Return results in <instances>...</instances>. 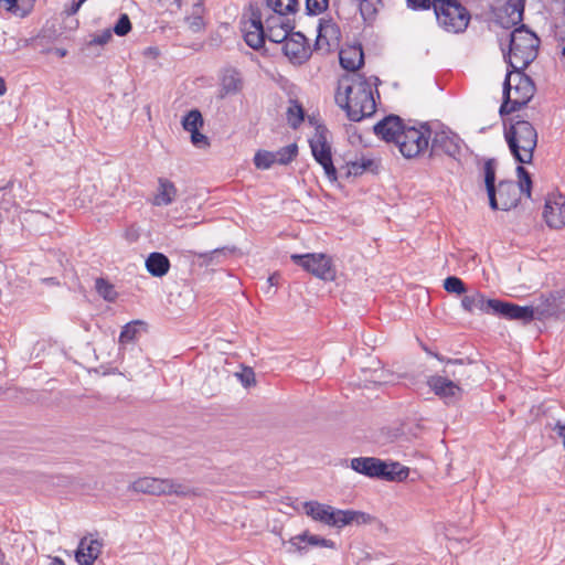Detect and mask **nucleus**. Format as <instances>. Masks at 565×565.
Listing matches in <instances>:
<instances>
[{"label": "nucleus", "mask_w": 565, "mask_h": 565, "mask_svg": "<svg viewBox=\"0 0 565 565\" xmlns=\"http://www.w3.org/2000/svg\"><path fill=\"white\" fill-rule=\"evenodd\" d=\"M381 83L377 76L365 77L363 74L353 73L342 76L338 82L335 103L345 110L352 121H360L372 116L376 110L373 86L379 95L377 85Z\"/></svg>", "instance_id": "1"}, {"label": "nucleus", "mask_w": 565, "mask_h": 565, "mask_svg": "<svg viewBox=\"0 0 565 565\" xmlns=\"http://www.w3.org/2000/svg\"><path fill=\"white\" fill-rule=\"evenodd\" d=\"M535 85L523 70L508 68L503 83V102L499 113L503 117L525 106L534 96Z\"/></svg>", "instance_id": "2"}, {"label": "nucleus", "mask_w": 565, "mask_h": 565, "mask_svg": "<svg viewBox=\"0 0 565 565\" xmlns=\"http://www.w3.org/2000/svg\"><path fill=\"white\" fill-rule=\"evenodd\" d=\"M504 138L513 158L519 163H531L537 145V131L534 126L520 116L511 119L504 128Z\"/></svg>", "instance_id": "3"}, {"label": "nucleus", "mask_w": 565, "mask_h": 565, "mask_svg": "<svg viewBox=\"0 0 565 565\" xmlns=\"http://www.w3.org/2000/svg\"><path fill=\"white\" fill-rule=\"evenodd\" d=\"M540 39L524 24L510 33L509 52L504 55L508 68L525 70L537 56Z\"/></svg>", "instance_id": "4"}, {"label": "nucleus", "mask_w": 565, "mask_h": 565, "mask_svg": "<svg viewBox=\"0 0 565 565\" xmlns=\"http://www.w3.org/2000/svg\"><path fill=\"white\" fill-rule=\"evenodd\" d=\"M303 509L312 520L338 529L352 524H366L372 519L370 514L361 511L339 510L318 501L305 502Z\"/></svg>", "instance_id": "5"}, {"label": "nucleus", "mask_w": 565, "mask_h": 565, "mask_svg": "<svg viewBox=\"0 0 565 565\" xmlns=\"http://www.w3.org/2000/svg\"><path fill=\"white\" fill-rule=\"evenodd\" d=\"M433 8L438 24L447 32L459 33L468 26L470 14L457 0H434Z\"/></svg>", "instance_id": "6"}, {"label": "nucleus", "mask_w": 565, "mask_h": 565, "mask_svg": "<svg viewBox=\"0 0 565 565\" xmlns=\"http://www.w3.org/2000/svg\"><path fill=\"white\" fill-rule=\"evenodd\" d=\"M431 130L427 124L416 127H405L398 137L397 147L403 157L415 158L428 149Z\"/></svg>", "instance_id": "7"}, {"label": "nucleus", "mask_w": 565, "mask_h": 565, "mask_svg": "<svg viewBox=\"0 0 565 565\" xmlns=\"http://www.w3.org/2000/svg\"><path fill=\"white\" fill-rule=\"evenodd\" d=\"M327 135L328 129L324 126H318L309 143L315 160L323 168L326 177L331 182H334L338 179V174L332 161L331 146L328 142Z\"/></svg>", "instance_id": "8"}, {"label": "nucleus", "mask_w": 565, "mask_h": 565, "mask_svg": "<svg viewBox=\"0 0 565 565\" xmlns=\"http://www.w3.org/2000/svg\"><path fill=\"white\" fill-rule=\"evenodd\" d=\"M291 259L307 271L323 280H333L335 269L331 258L324 254H294Z\"/></svg>", "instance_id": "9"}, {"label": "nucleus", "mask_w": 565, "mask_h": 565, "mask_svg": "<svg viewBox=\"0 0 565 565\" xmlns=\"http://www.w3.org/2000/svg\"><path fill=\"white\" fill-rule=\"evenodd\" d=\"M520 188L512 180H501L489 194V205L492 210L509 211L520 201Z\"/></svg>", "instance_id": "10"}, {"label": "nucleus", "mask_w": 565, "mask_h": 565, "mask_svg": "<svg viewBox=\"0 0 565 565\" xmlns=\"http://www.w3.org/2000/svg\"><path fill=\"white\" fill-rule=\"evenodd\" d=\"M431 139L430 157L446 154L459 160L462 151L463 140L450 129L436 131Z\"/></svg>", "instance_id": "11"}, {"label": "nucleus", "mask_w": 565, "mask_h": 565, "mask_svg": "<svg viewBox=\"0 0 565 565\" xmlns=\"http://www.w3.org/2000/svg\"><path fill=\"white\" fill-rule=\"evenodd\" d=\"M242 32L249 47L259 50L264 46L266 41L265 25L259 9L250 8V18L243 22Z\"/></svg>", "instance_id": "12"}, {"label": "nucleus", "mask_w": 565, "mask_h": 565, "mask_svg": "<svg viewBox=\"0 0 565 565\" xmlns=\"http://www.w3.org/2000/svg\"><path fill=\"white\" fill-rule=\"evenodd\" d=\"M543 217L551 228L565 226V196L561 193L548 194L545 200Z\"/></svg>", "instance_id": "13"}, {"label": "nucleus", "mask_w": 565, "mask_h": 565, "mask_svg": "<svg viewBox=\"0 0 565 565\" xmlns=\"http://www.w3.org/2000/svg\"><path fill=\"white\" fill-rule=\"evenodd\" d=\"M430 390L446 404H455L461 398L462 388L447 376L434 375L427 380Z\"/></svg>", "instance_id": "14"}, {"label": "nucleus", "mask_w": 565, "mask_h": 565, "mask_svg": "<svg viewBox=\"0 0 565 565\" xmlns=\"http://www.w3.org/2000/svg\"><path fill=\"white\" fill-rule=\"evenodd\" d=\"M282 51L290 61L296 63L306 62L311 54L307 39L301 32H292L282 44Z\"/></svg>", "instance_id": "15"}, {"label": "nucleus", "mask_w": 565, "mask_h": 565, "mask_svg": "<svg viewBox=\"0 0 565 565\" xmlns=\"http://www.w3.org/2000/svg\"><path fill=\"white\" fill-rule=\"evenodd\" d=\"M493 315L509 319L519 320L524 323L534 319V309L531 306H519L508 301L495 300Z\"/></svg>", "instance_id": "16"}, {"label": "nucleus", "mask_w": 565, "mask_h": 565, "mask_svg": "<svg viewBox=\"0 0 565 565\" xmlns=\"http://www.w3.org/2000/svg\"><path fill=\"white\" fill-rule=\"evenodd\" d=\"M318 35L315 42V50L322 51L323 53L331 52L332 47L337 45L339 39V28L331 20L321 19L318 25Z\"/></svg>", "instance_id": "17"}, {"label": "nucleus", "mask_w": 565, "mask_h": 565, "mask_svg": "<svg viewBox=\"0 0 565 565\" xmlns=\"http://www.w3.org/2000/svg\"><path fill=\"white\" fill-rule=\"evenodd\" d=\"M244 87V79L241 72L234 67H225L220 75L218 97L237 95Z\"/></svg>", "instance_id": "18"}, {"label": "nucleus", "mask_w": 565, "mask_h": 565, "mask_svg": "<svg viewBox=\"0 0 565 565\" xmlns=\"http://www.w3.org/2000/svg\"><path fill=\"white\" fill-rule=\"evenodd\" d=\"M405 126L402 119L395 115L386 116L374 126V132L376 136L387 142L393 141L396 145L398 142V137L402 135Z\"/></svg>", "instance_id": "19"}, {"label": "nucleus", "mask_w": 565, "mask_h": 565, "mask_svg": "<svg viewBox=\"0 0 565 565\" xmlns=\"http://www.w3.org/2000/svg\"><path fill=\"white\" fill-rule=\"evenodd\" d=\"M288 543L292 547L290 550L291 552H298L299 554H303L308 551L309 546L313 547H328V548H334L335 543L331 540L321 537L319 535L310 534L308 531L292 536Z\"/></svg>", "instance_id": "20"}, {"label": "nucleus", "mask_w": 565, "mask_h": 565, "mask_svg": "<svg viewBox=\"0 0 565 565\" xmlns=\"http://www.w3.org/2000/svg\"><path fill=\"white\" fill-rule=\"evenodd\" d=\"M473 367L472 363H465L463 360H448L444 369V376L455 381L460 386L468 383Z\"/></svg>", "instance_id": "21"}, {"label": "nucleus", "mask_w": 565, "mask_h": 565, "mask_svg": "<svg viewBox=\"0 0 565 565\" xmlns=\"http://www.w3.org/2000/svg\"><path fill=\"white\" fill-rule=\"evenodd\" d=\"M495 300L497 299H486L482 294L475 291L470 295H466L461 299V306L466 311L470 313L477 310L483 313H493Z\"/></svg>", "instance_id": "22"}, {"label": "nucleus", "mask_w": 565, "mask_h": 565, "mask_svg": "<svg viewBox=\"0 0 565 565\" xmlns=\"http://www.w3.org/2000/svg\"><path fill=\"white\" fill-rule=\"evenodd\" d=\"M382 461L383 460L375 457H358L351 459L350 467L358 473L369 478L380 479Z\"/></svg>", "instance_id": "23"}, {"label": "nucleus", "mask_w": 565, "mask_h": 565, "mask_svg": "<svg viewBox=\"0 0 565 565\" xmlns=\"http://www.w3.org/2000/svg\"><path fill=\"white\" fill-rule=\"evenodd\" d=\"M102 543L97 540L82 539L75 557L81 565H92L100 554Z\"/></svg>", "instance_id": "24"}, {"label": "nucleus", "mask_w": 565, "mask_h": 565, "mask_svg": "<svg viewBox=\"0 0 565 565\" xmlns=\"http://www.w3.org/2000/svg\"><path fill=\"white\" fill-rule=\"evenodd\" d=\"M164 479L142 477L130 483L129 489L135 492H141L151 495L164 494Z\"/></svg>", "instance_id": "25"}, {"label": "nucleus", "mask_w": 565, "mask_h": 565, "mask_svg": "<svg viewBox=\"0 0 565 565\" xmlns=\"http://www.w3.org/2000/svg\"><path fill=\"white\" fill-rule=\"evenodd\" d=\"M564 295L562 290L551 292L543 302V307L540 311L541 316L563 318L565 315Z\"/></svg>", "instance_id": "26"}, {"label": "nucleus", "mask_w": 565, "mask_h": 565, "mask_svg": "<svg viewBox=\"0 0 565 565\" xmlns=\"http://www.w3.org/2000/svg\"><path fill=\"white\" fill-rule=\"evenodd\" d=\"M339 58L344 70L354 72L363 65L364 53L361 46H350L340 51Z\"/></svg>", "instance_id": "27"}, {"label": "nucleus", "mask_w": 565, "mask_h": 565, "mask_svg": "<svg viewBox=\"0 0 565 565\" xmlns=\"http://www.w3.org/2000/svg\"><path fill=\"white\" fill-rule=\"evenodd\" d=\"M147 271L153 277H163L168 274L171 264L169 258L159 252H152L145 262Z\"/></svg>", "instance_id": "28"}, {"label": "nucleus", "mask_w": 565, "mask_h": 565, "mask_svg": "<svg viewBox=\"0 0 565 565\" xmlns=\"http://www.w3.org/2000/svg\"><path fill=\"white\" fill-rule=\"evenodd\" d=\"M287 28H288V25H285L281 22L278 23L277 18L266 19V26H265L266 39H268L273 43H282L284 44L290 35L289 30Z\"/></svg>", "instance_id": "29"}, {"label": "nucleus", "mask_w": 565, "mask_h": 565, "mask_svg": "<svg viewBox=\"0 0 565 565\" xmlns=\"http://www.w3.org/2000/svg\"><path fill=\"white\" fill-rule=\"evenodd\" d=\"M177 196V188L168 179L160 178L158 192L153 199V204L157 206L171 204Z\"/></svg>", "instance_id": "30"}, {"label": "nucleus", "mask_w": 565, "mask_h": 565, "mask_svg": "<svg viewBox=\"0 0 565 565\" xmlns=\"http://www.w3.org/2000/svg\"><path fill=\"white\" fill-rule=\"evenodd\" d=\"M380 479L386 481H402L408 477V468L402 466L399 462H385L382 461Z\"/></svg>", "instance_id": "31"}, {"label": "nucleus", "mask_w": 565, "mask_h": 565, "mask_svg": "<svg viewBox=\"0 0 565 565\" xmlns=\"http://www.w3.org/2000/svg\"><path fill=\"white\" fill-rule=\"evenodd\" d=\"M164 494L171 495L175 494L178 497L186 498V497H196L200 495V491L198 489L191 488L188 484H183L174 479L166 478L164 479Z\"/></svg>", "instance_id": "32"}, {"label": "nucleus", "mask_w": 565, "mask_h": 565, "mask_svg": "<svg viewBox=\"0 0 565 565\" xmlns=\"http://www.w3.org/2000/svg\"><path fill=\"white\" fill-rule=\"evenodd\" d=\"M525 0H508L503 7V12L507 14L509 22L518 24L523 20Z\"/></svg>", "instance_id": "33"}, {"label": "nucleus", "mask_w": 565, "mask_h": 565, "mask_svg": "<svg viewBox=\"0 0 565 565\" xmlns=\"http://www.w3.org/2000/svg\"><path fill=\"white\" fill-rule=\"evenodd\" d=\"M145 323L140 320H135L125 324L119 334V344L126 345L134 343L139 334V328Z\"/></svg>", "instance_id": "34"}, {"label": "nucleus", "mask_w": 565, "mask_h": 565, "mask_svg": "<svg viewBox=\"0 0 565 565\" xmlns=\"http://www.w3.org/2000/svg\"><path fill=\"white\" fill-rule=\"evenodd\" d=\"M267 7L279 15L295 13L298 9V0H266Z\"/></svg>", "instance_id": "35"}, {"label": "nucleus", "mask_w": 565, "mask_h": 565, "mask_svg": "<svg viewBox=\"0 0 565 565\" xmlns=\"http://www.w3.org/2000/svg\"><path fill=\"white\" fill-rule=\"evenodd\" d=\"M95 289L97 294L106 301L114 302L118 297L115 286L104 278L95 280Z\"/></svg>", "instance_id": "36"}, {"label": "nucleus", "mask_w": 565, "mask_h": 565, "mask_svg": "<svg viewBox=\"0 0 565 565\" xmlns=\"http://www.w3.org/2000/svg\"><path fill=\"white\" fill-rule=\"evenodd\" d=\"M275 156V162L278 164L286 166L290 163L298 154V147L296 143H290L286 147L273 151Z\"/></svg>", "instance_id": "37"}, {"label": "nucleus", "mask_w": 565, "mask_h": 565, "mask_svg": "<svg viewBox=\"0 0 565 565\" xmlns=\"http://www.w3.org/2000/svg\"><path fill=\"white\" fill-rule=\"evenodd\" d=\"M203 126V117L200 110H190L182 119V127L189 132L200 129Z\"/></svg>", "instance_id": "38"}, {"label": "nucleus", "mask_w": 565, "mask_h": 565, "mask_svg": "<svg viewBox=\"0 0 565 565\" xmlns=\"http://www.w3.org/2000/svg\"><path fill=\"white\" fill-rule=\"evenodd\" d=\"M495 169L497 162L494 159L486 160L483 164V179L487 194H489L493 189H495Z\"/></svg>", "instance_id": "39"}, {"label": "nucleus", "mask_w": 565, "mask_h": 565, "mask_svg": "<svg viewBox=\"0 0 565 565\" xmlns=\"http://www.w3.org/2000/svg\"><path fill=\"white\" fill-rule=\"evenodd\" d=\"M374 161L372 159L362 158L361 160H356L348 163L347 175H361L365 171H372Z\"/></svg>", "instance_id": "40"}, {"label": "nucleus", "mask_w": 565, "mask_h": 565, "mask_svg": "<svg viewBox=\"0 0 565 565\" xmlns=\"http://www.w3.org/2000/svg\"><path fill=\"white\" fill-rule=\"evenodd\" d=\"M275 163V156L273 151L258 150L254 156V164L257 169L267 170Z\"/></svg>", "instance_id": "41"}, {"label": "nucleus", "mask_w": 565, "mask_h": 565, "mask_svg": "<svg viewBox=\"0 0 565 565\" xmlns=\"http://www.w3.org/2000/svg\"><path fill=\"white\" fill-rule=\"evenodd\" d=\"M203 11H204V7H203L202 2H198L193 6L192 15L186 19L190 29L194 32L202 30L204 26V22H203V18H202Z\"/></svg>", "instance_id": "42"}, {"label": "nucleus", "mask_w": 565, "mask_h": 565, "mask_svg": "<svg viewBox=\"0 0 565 565\" xmlns=\"http://www.w3.org/2000/svg\"><path fill=\"white\" fill-rule=\"evenodd\" d=\"M516 174L519 177V183L518 188H520V191L524 194H526L527 198L531 196V189H532V180L529 171L523 166L516 167Z\"/></svg>", "instance_id": "43"}, {"label": "nucleus", "mask_w": 565, "mask_h": 565, "mask_svg": "<svg viewBox=\"0 0 565 565\" xmlns=\"http://www.w3.org/2000/svg\"><path fill=\"white\" fill-rule=\"evenodd\" d=\"M377 2L379 0H360V13L365 22H371L375 18Z\"/></svg>", "instance_id": "44"}, {"label": "nucleus", "mask_w": 565, "mask_h": 565, "mask_svg": "<svg viewBox=\"0 0 565 565\" xmlns=\"http://www.w3.org/2000/svg\"><path fill=\"white\" fill-rule=\"evenodd\" d=\"M444 288L447 292L462 295L467 288L465 282L457 276H449L444 280Z\"/></svg>", "instance_id": "45"}, {"label": "nucleus", "mask_w": 565, "mask_h": 565, "mask_svg": "<svg viewBox=\"0 0 565 565\" xmlns=\"http://www.w3.org/2000/svg\"><path fill=\"white\" fill-rule=\"evenodd\" d=\"M130 30H131V22H130L128 14H126V13L120 14L116 24L113 28V31L119 36H125L126 34H128L130 32Z\"/></svg>", "instance_id": "46"}, {"label": "nucleus", "mask_w": 565, "mask_h": 565, "mask_svg": "<svg viewBox=\"0 0 565 565\" xmlns=\"http://www.w3.org/2000/svg\"><path fill=\"white\" fill-rule=\"evenodd\" d=\"M329 0H306V10L308 14L316 15L327 10Z\"/></svg>", "instance_id": "47"}, {"label": "nucleus", "mask_w": 565, "mask_h": 565, "mask_svg": "<svg viewBox=\"0 0 565 565\" xmlns=\"http://www.w3.org/2000/svg\"><path fill=\"white\" fill-rule=\"evenodd\" d=\"M303 120V110L300 106L296 105L288 109V122L291 127L297 128Z\"/></svg>", "instance_id": "48"}, {"label": "nucleus", "mask_w": 565, "mask_h": 565, "mask_svg": "<svg viewBox=\"0 0 565 565\" xmlns=\"http://www.w3.org/2000/svg\"><path fill=\"white\" fill-rule=\"evenodd\" d=\"M191 134V142L198 147V148H203L205 146L209 145V141H207V137L203 134H201L198 130H194V132H190Z\"/></svg>", "instance_id": "49"}, {"label": "nucleus", "mask_w": 565, "mask_h": 565, "mask_svg": "<svg viewBox=\"0 0 565 565\" xmlns=\"http://www.w3.org/2000/svg\"><path fill=\"white\" fill-rule=\"evenodd\" d=\"M238 376L244 386H250L255 383V373L252 369H245Z\"/></svg>", "instance_id": "50"}, {"label": "nucleus", "mask_w": 565, "mask_h": 565, "mask_svg": "<svg viewBox=\"0 0 565 565\" xmlns=\"http://www.w3.org/2000/svg\"><path fill=\"white\" fill-rule=\"evenodd\" d=\"M407 6L414 10H426L429 9L430 6H433V2L430 0H406Z\"/></svg>", "instance_id": "51"}, {"label": "nucleus", "mask_w": 565, "mask_h": 565, "mask_svg": "<svg viewBox=\"0 0 565 565\" xmlns=\"http://www.w3.org/2000/svg\"><path fill=\"white\" fill-rule=\"evenodd\" d=\"M554 36L558 42L565 43V20L562 19V22L555 25Z\"/></svg>", "instance_id": "52"}, {"label": "nucleus", "mask_w": 565, "mask_h": 565, "mask_svg": "<svg viewBox=\"0 0 565 565\" xmlns=\"http://www.w3.org/2000/svg\"><path fill=\"white\" fill-rule=\"evenodd\" d=\"M553 431L563 439V446L565 448V425L557 422L553 427Z\"/></svg>", "instance_id": "53"}, {"label": "nucleus", "mask_w": 565, "mask_h": 565, "mask_svg": "<svg viewBox=\"0 0 565 565\" xmlns=\"http://www.w3.org/2000/svg\"><path fill=\"white\" fill-rule=\"evenodd\" d=\"M111 39V32L109 30H106L103 32V34L98 35L94 39V42L97 44H106Z\"/></svg>", "instance_id": "54"}, {"label": "nucleus", "mask_w": 565, "mask_h": 565, "mask_svg": "<svg viewBox=\"0 0 565 565\" xmlns=\"http://www.w3.org/2000/svg\"><path fill=\"white\" fill-rule=\"evenodd\" d=\"M85 1H86V0H77V1H74V2L72 3V6H71L68 9H66V10H65V11H66V13H67L68 15H73V14H75V13L79 10V8L82 7V4H83Z\"/></svg>", "instance_id": "55"}, {"label": "nucleus", "mask_w": 565, "mask_h": 565, "mask_svg": "<svg viewBox=\"0 0 565 565\" xmlns=\"http://www.w3.org/2000/svg\"><path fill=\"white\" fill-rule=\"evenodd\" d=\"M1 2H4L6 4H8V10L12 13H18V10H19V7H18V1L19 0H0Z\"/></svg>", "instance_id": "56"}, {"label": "nucleus", "mask_w": 565, "mask_h": 565, "mask_svg": "<svg viewBox=\"0 0 565 565\" xmlns=\"http://www.w3.org/2000/svg\"><path fill=\"white\" fill-rule=\"evenodd\" d=\"M280 276L278 274H273L268 277L267 282L270 287L277 286L279 284Z\"/></svg>", "instance_id": "57"}, {"label": "nucleus", "mask_w": 565, "mask_h": 565, "mask_svg": "<svg viewBox=\"0 0 565 565\" xmlns=\"http://www.w3.org/2000/svg\"><path fill=\"white\" fill-rule=\"evenodd\" d=\"M7 92V84L6 81L0 77V96H3Z\"/></svg>", "instance_id": "58"}, {"label": "nucleus", "mask_w": 565, "mask_h": 565, "mask_svg": "<svg viewBox=\"0 0 565 565\" xmlns=\"http://www.w3.org/2000/svg\"><path fill=\"white\" fill-rule=\"evenodd\" d=\"M53 564L54 565H65L64 562L61 558H58V557L54 558Z\"/></svg>", "instance_id": "59"}, {"label": "nucleus", "mask_w": 565, "mask_h": 565, "mask_svg": "<svg viewBox=\"0 0 565 565\" xmlns=\"http://www.w3.org/2000/svg\"><path fill=\"white\" fill-rule=\"evenodd\" d=\"M562 57L565 60V46L562 49Z\"/></svg>", "instance_id": "60"}, {"label": "nucleus", "mask_w": 565, "mask_h": 565, "mask_svg": "<svg viewBox=\"0 0 565 565\" xmlns=\"http://www.w3.org/2000/svg\"><path fill=\"white\" fill-rule=\"evenodd\" d=\"M65 54H66V51H61V52H60V55H61V56H64Z\"/></svg>", "instance_id": "61"}, {"label": "nucleus", "mask_w": 565, "mask_h": 565, "mask_svg": "<svg viewBox=\"0 0 565 565\" xmlns=\"http://www.w3.org/2000/svg\"><path fill=\"white\" fill-rule=\"evenodd\" d=\"M562 19L565 20V0H564V17Z\"/></svg>", "instance_id": "62"}, {"label": "nucleus", "mask_w": 565, "mask_h": 565, "mask_svg": "<svg viewBox=\"0 0 565 565\" xmlns=\"http://www.w3.org/2000/svg\"><path fill=\"white\" fill-rule=\"evenodd\" d=\"M436 358L439 360V361H444L443 358H440L439 355L436 354Z\"/></svg>", "instance_id": "63"}, {"label": "nucleus", "mask_w": 565, "mask_h": 565, "mask_svg": "<svg viewBox=\"0 0 565 565\" xmlns=\"http://www.w3.org/2000/svg\"><path fill=\"white\" fill-rule=\"evenodd\" d=\"M199 2H202V0H199Z\"/></svg>", "instance_id": "64"}]
</instances>
